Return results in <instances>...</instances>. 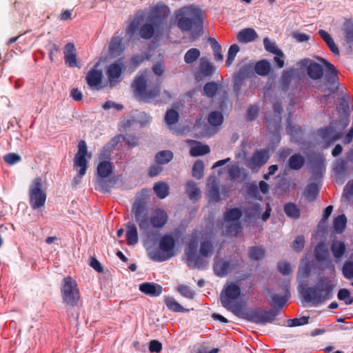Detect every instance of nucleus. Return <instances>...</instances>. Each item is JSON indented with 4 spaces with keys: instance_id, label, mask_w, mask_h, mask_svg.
Returning <instances> with one entry per match:
<instances>
[{
    "instance_id": "f257e3e1",
    "label": "nucleus",
    "mask_w": 353,
    "mask_h": 353,
    "mask_svg": "<svg viewBox=\"0 0 353 353\" xmlns=\"http://www.w3.org/2000/svg\"><path fill=\"white\" fill-rule=\"evenodd\" d=\"M133 219L138 224L139 229L148 233L151 228H161L168 221V214L163 210H154L148 219L146 205L141 200L136 201L132 208Z\"/></svg>"
},
{
    "instance_id": "473e14b6",
    "label": "nucleus",
    "mask_w": 353,
    "mask_h": 353,
    "mask_svg": "<svg viewBox=\"0 0 353 353\" xmlns=\"http://www.w3.org/2000/svg\"><path fill=\"white\" fill-rule=\"evenodd\" d=\"M331 250L335 258L339 259L343 256L345 252L346 248L343 242L336 241L332 243L331 245Z\"/></svg>"
},
{
    "instance_id": "0e129e2a",
    "label": "nucleus",
    "mask_w": 353,
    "mask_h": 353,
    "mask_svg": "<svg viewBox=\"0 0 353 353\" xmlns=\"http://www.w3.org/2000/svg\"><path fill=\"white\" fill-rule=\"evenodd\" d=\"M162 350V344L157 340H152L149 343V350L151 352L159 353Z\"/></svg>"
},
{
    "instance_id": "f8f14e48",
    "label": "nucleus",
    "mask_w": 353,
    "mask_h": 353,
    "mask_svg": "<svg viewBox=\"0 0 353 353\" xmlns=\"http://www.w3.org/2000/svg\"><path fill=\"white\" fill-rule=\"evenodd\" d=\"M241 215L242 212L238 208L230 209L225 213L222 225L226 229L228 234L236 236L239 232L241 226L238 221Z\"/></svg>"
},
{
    "instance_id": "4468645a",
    "label": "nucleus",
    "mask_w": 353,
    "mask_h": 353,
    "mask_svg": "<svg viewBox=\"0 0 353 353\" xmlns=\"http://www.w3.org/2000/svg\"><path fill=\"white\" fill-rule=\"evenodd\" d=\"M335 284L326 278L319 280L314 299L318 302H323L332 298Z\"/></svg>"
},
{
    "instance_id": "dca6fc26",
    "label": "nucleus",
    "mask_w": 353,
    "mask_h": 353,
    "mask_svg": "<svg viewBox=\"0 0 353 353\" xmlns=\"http://www.w3.org/2000/svg\"><path fill=\"white\" fill-rule=\"evenodd\" d=\"M103 79V72L98 69V64L95 65L88 73L86 76V82L88 85L94 90H100L103 88L101 85Z\"/></svg>"
},
{
    "instance_id": "f704fd0d",
    "label": "nucleus",
    "mask_w": 353,
    "mask_h": 353,
    "mask_svg": "<svg viewBox=\"0 0 353 353\" xmlns=\"http://www.w3.org/2000/svg\"><path fill=\"white\" fill-rule=\"evenodd\" d=\"M271 69L270 63L266 60H262L255 65V71L259 75H267Z\"/></svg>"
},
{
    "instance_id": "4c0bfd02",
    "label": "nucleus",
    "mask_w": 353,
    "mask_h": 353,
    "mask_svg": "<svg viewBox=\"0 0 353 353\" xmlns=\"http://www.w3.org/2000/svg\"><path fill=\"white\" fill-rule=\"evenodd\" d=\"M311 272V267L310 262L307 259H303L301 262L299 269V277L306 278L308 277Z\"/></svg>"
},
{
    "instance_id": "774afa93",
    "label": "nucleus",
    "mask_w": 353,
    "mask_h": 353,
    "mask_svg": "<svg viewBox=\"0 0 353 353\" xmlns=\"http://www.w3.org/2000/svg\"><path fill=\"white\" fill-rule=\"evenodd\" d=\"M346 34V41L348 43H353V23L348 25Z\"/></svg>"
},
{
    "instance_id": "f03ea898",
    "label": "nucleus",
    "mask_w": 353,
    "mask_h": 353,
    "mask_svg": "<svg viewBox=\"0 0 353 353\" xmlns=\"http://www.w3.org/2000/svg\"><path fill=\"white\" fill-rule=\"evenodd\" d=\"M212 252V243L200 232H194L185 250V261L191 268L199 267V254L204 257L210 256Z\"/></svg>"
},
{
    "instance_id": "b1692460",
    "label": "nucleus",
    "mask_w": 353,
    "mask_h": 353,
    "mask_svg": "<svg viewBox=\"0 0 353 353\" xmlns=\"http://www.w3.org/2000/svg\"><path fill=\"white\" fill-rule=\"evenodd\" d=\"M187 142L192 145L190 154L192 157H198L210 152V148L207 145H203L193 140H188Z\"/></svg>"
},
{
    "instance_id": "79ce46f5",
    "label": "nucleus",
    "mask_w": 353,
    "mask_h": 353,
    "mask_svg": "<svg viewBox=\"0 0 353 353\" xmlns=\"http://www.w3.org/2000/svg\"><path fill=\"white\" fill-rule=\"evenodd\" d=\"M337 298L340 301H343L346 305H351L353 303V298L351 296L350 291L345 288L339 290Z\"/></svg>"
},
{
    "instance_id": "bb28decb",
    "label": "nucleus",
    "mask_w": 353,
    "mask_h": 353,
    "mask_svg": "<svg viewBox=\"0 0 353 353\" xmlns=\"http://www.w3.org/2000/svg\"><path fill=\"white\" fill-rule=\"evenodd\" d=\"M126 239L129 245H135L138 243L139 236L135 224L128 223L126 228Z\"/></svg>"
},
{
    "instance_id": "ea45409f",
    "label": "nucleus",
    "mask_w": 353,
    "mask_h": 353,
    "mask_svg": "<svg viewBox=\"0 0 353 353\" xmlns=\"http://www.w3.org/2000/svg\"><path fill=\"white\" fill-rule=\"evenodd\" d=\"M304 163V159L302 156L295 154L289 159V165L292 169L298 170L302 167Z\"/></svg>"
},
{
    "instance_id": "8fccbe9b",
    "label": "nucleus",
    "mask_w": 353,
    "mask_h": 353,
    "mask_svg": "<svg viewBox=\"0 0 353 353\" xmlns=\"http://www.w3.org/2000/svg\"><path fill=\"white\" fill-rule=\"evenodd\" d=\"M179 114L173 110H168L165 117V121L168 125H172L177 122Z\"/></svg>"
},
{
    "instance_id": "a878e982",
    "label": "nucleus",
    "mask_w": 353,
    "mask_h": 353,
    "mask_svg": "<svg viewBox=\"0 0 353 353\" xmlns=\"http://www.w3.org/2000/svg\"><path fill=\"white\" fill-rule=\"evenodd\" d=\"M230 265L228 261L216 259L214 265V270L216 275L223 276L230 271Z\"/></svg>"
},
{
    "instance_id": "e433bc0d",
    "label": "nucleus",
    "mask_w": 353,
    "mask_h": 353,
    "mask_svg": "<svg viewBox=\"0 0 353 353\" xmlns=\"http://www.w3.org/2000/svg\"><path fill=\"white\" fill-rule=\"evenodd\" d=\"M201 55L199 50L197 48H191L188 50L184 55V61L190 64L196 61Z\"/></svg>"
},
{
    "instance_id": "3c124183",
    "label": "nucleus",
    "mask_w": 353,
    "mask_h": 353,
    "mask_svg": "<svg viewBox=\"0 0 353 353\" xmlns=\"http://www.w3.org/2000/svg\"><path fill=\"white\" fill-rule=\"evenodd\" d=\"M264 254L265 252L262 248L253 247L250 249V256L254 260L261 259Z\"/></svg>"
},
{
    "instance_id": "c03bdc74",
    "label": "nucleus",
    "mask_w": 353,
    "mask_h": 353,
    "mask_svg": "<svg viewBox=\"0 0 353 353\" xmlns=\"http://www.w3.org/2000/svg\"><path fill=\"white\" fill-rule=\"evenodd\" d=\"M269 297L272 303L275 306L283 307L287 301V298L285 296H281L276 293H270Z\"/></svg>"
},
{
    "instance_id": "cd10ccee",
    "label": "nucleus",
    "mask_w": 353,
    "mask_h": 353,
    "mask_svg": "<svg viewBox=\"0 0 353 353\" xmlns=\"http://www.w3.org/2000/svg\"><path fill=\"white\" fill-rule=\"evenodd\" d=\"M213 70L214 68L208 59L201 58L199 66V75L202 77H209L212 74Z\"/></svg>"
},
{
    "instance_id": "0eeeda50",
    "label": "nucleus",
    "mask_w": 353,
    "mask_h": 353,
    "mask_svg": "<svg viewBox=\"0 0 353 353\" xmlns=\"http://www.w3.org/2000/svg\"><path fill=\"white\" fill-rule=\"evenodd\" d=\"M61 295L63 302L70 306H75L81 296L76 281L70 276L65 277L62 282Z\"/></svg>"
},
{
    "instance_id": "aec40b11",
    "label": "nucleus",
    "mask_w": 353,
    "mask_h": 353,
    "mask_svg": "<svg viewBox=\"0 0 353 353\" xmlns=\"http://www.w3.org/2000/svg\"><path fill=\"white\" fill-rule=\"evenodd\" d=\"M346 124L345 123L341 128L339 127L338 129L340 130V132H336L333 126H329L322 130L321 136L328 144H331L341 138L343 136V130Z\"/></svg>"
},
{
    "instance_id": "423d86ee",
    "label": "nucleus",
    "mask_w": 353,
    "mask_h": 353,
    "mask_svg": "<svg viewBox=\"0 0 353 353\" xmlns=\"http://www.w3.org/2000/svg\"><path fill=\"white\" fill-rule=\"evenodd\" d=\"M148 254L154 261H163L169 259L175 254L174 239L169 235L163 236L159 242V250H150Z\"/></svg>"
},
{
    "instance_id": "37998d69",
    "label": "nucleus",
    "mask_w": 353,
    "mask_h": 353,
    "mask_svg": "<svg viewBox=\"0 0 353 353\" xmlns=\"http://www.w3.org/2000/svg\"><path fill=\"white\" fill-rule=\"evenodd\" d=\"M208 122L211 125H220L223 122V115L219 112H212L208 117Z\"/></svg>"
},
{
    "instance_id": "69168bd1",
    "label": "nucleus",
    "mask_w": 353,
    "mask_h": 353,
    "mask_svg": "<svg viewBox=\"0 0 353 353\" xmlns=\"http://www.w3.org/2000/svg\"><path fill=\"white\" fill-rule=\"evenodd\" d=\"M241 170L238 165H232L229 169V174L232 179L234 180L239 177Z\"/></svg>"
},
{
    "instance_id": "72a5a7b5",
    "label": "nucleus",
    "mask_w": 353,
    "mask_h": 353,
    "mask_svg": "<svg viewBox=\"0 0 353 353\" xmlns=\"http://www.w3.org/2000/svg\"><path fill=\"white\" fill-rule=\"evenodd\" d=\"M165 303L168 308L175 312H188L189 310L183 308L172 297H166Z\"/></svg>"
},
{
    "instance_id": "c9c22d12",
    "label": "nucleus",
    "mask_w": 353,
    "mask_h": 353,
    "mask_svg": "<svg viewBox=\"0 0 353 353\" xmlns=\"http://www.w3.org/2000/svg\"><path fill=\"white\" fill-rule=\"evenodd\" d=\"M208 41L214 52L215 59L218 61H222L223 59V56L221 54V47L220 44L214 38L210 37Z\"/></svg>"
},
{
    "instance_id": "09e8293b",
    "label": "nucleus",
    "mask_w": 353,
    "mask_h": 353,
    "mask_svg": "<svg viewBox=\"0 0 353 353\" xmlns=\"http://www.w3.org/2000/svg\"><path fill=\"white\" fill-rule=\"evenodd\" d=\"M284 211L288 216L292 218H298L299 216V209L292 203L286 204L284 208Z\"/></svg>"
},
{
    "instance_id": "5701e85b",
    "label": "nucleus",
    "mask_w": 353,
    "mask_h": 353,
    "mask_svg": "<svg viewBox=\"0 0 353 353\" xmlns=\"http://www.w3.org/2000/svg\"><path fill=\"white\" fill-rule=\"evenodd\" d=\"M139 290L146 295L157 296L162 292V287L154 283H143L139 285Z\"/></svg>"
},
{
    "instance_id": "5fc2aeb1",
    "label": "nucleus",
    "mask_w": 353,
    "mask_h": 353,
    "mask_svg": "<svg viewBox=\"0 0 353 353\" xmlns=\"http://www.w3.org/2000/svg\"><path fill=\"white\" fill-rule=\"evenodd\" d=\"M4 161L10 165H14L21 160L20 155L15 153H9L4 156Z\"/></svg>"
},
{
    "instance_id": "bf43d9fd",
    "label": "nucleus",
    "mask_w": 353,
    "mask_h": 353,
    "mask_svg": "<svg viewBox=\"0 0 353 353\" xmlns=\"http://www.w3.org/2000/svg\"><path fill=\"white\" fill-rule=\"evenodd\" d=\"M319 189L316 185L312 183L307 186L306 190V196L308 199L312 200L317 195Z\"/></svg>"
},
{
    "instance_id": "a18cd8bd",
    "label": "nucleus",
    "mask_w": 353,
    "mask_h": 353,
    "mask_svg": "<svg viewBox=\"0 0 353 353\" xmlns=\"http://www.w3.org/2000/svg\"><path fill=\"white\" fill-rule=\"evenodd\" d=\"M239 50V47L236 44L232 45L228 52V58L225 62L226 67H229L233 62L237 52Z\"/></svg>"
},
{
    "instance_id": "412c9836",
    "label": "nucleus",
    "mask_w": 353,
    "mask_h": 353,
    "mask_svg": "<svg viewBox=\"0 0 353 353\" xmlns=\"http://www.w3.org/2000/svg\"><path fill=\"white\" fill-rule=\"evenodd\" d=\"M65 63L70 68H80L78 65L74 45L72 43H67L63 50Z\"/></svg>"
},
{
    "instance_id": "9b49d317",
    "label": "nucleus",
    "mask_w": 353,
    "mask_h": 353,
    "mask_svg": "<svg viewBox=\"0 0 353 353\" xmlns=\"http://www.w3.org/2000/svg\"><path fill=\"white\" fill-rule=\"evenodd\" d=\"M276 313L274 311H256L245 308L239 318L259 324H265L274 321Z\"/></svg>"
},
{
    "instance_id": "603ef678",
    "label": "nucleus",
    "mask_w": 353,
    "mask_h": 353,
    "mask_svg": "<svg viewBox=\"0 0 353 353\" xmlns=\"http://www.w3.org/2000/svg\"><path fill=\"white\" fill-rule=\"evenodd\" d=\"M309 322V316H302L301 318H295L288 321V326L296 327L307 324Z\"/></svg>"
},
{
    "instance_id": "de8ad7c7",
    "label": "nucleus",
    "mask_w": 353,
    "mask_h": 353,
    "mask_svg": "<svg viewBox=\"0 0 353 353\" xmlns=\"http://www.w3.org/2000/svg\"><path fill=\"white\" fill-rule=\"evenodd\" d=\"M218 90V85L214 82L206 83L203 88L204 94L208 97H212Z\"/></svg>"
},
{
    "instance_id": "393cba45",
    "label": "nucleus",
    "mask_w": 353,
    "mask_h": 353,
    "mask_svg": "<svg viewBox=\"0 0 353 353\" xmlns=\"http://www.w3.org/2000/svg\"><path fill=\"white\" fill-rule=\"evenodd\" d=\"M258 37L256 32L252 28H245L237 34V39L241 43H249Z\"/></svg>"
},
{
    "instance_id": "58836bf2",
    "label": "nucleus",
    "mask_w": 353,
    "mask_h": 353,
    "mask_svg": "<svg viewBox=\"0 0 353 353\" xmlns=\"http://www.w3.org/2000/svg\"><path fill=\"white\" fill-rule=\"evenodd\" d=\"M173 158V154L169 150L159 152L156 155V160L160 164H165L170 161Z\"/></svg>"
},
{
    "instance_id": "2eb2a0df",
    "label": "nucleus",
    "mask_w": 353,
    "mask_h": 353,
    "mask_svg": "<svg viewBox=\"0 0 353 353\" xmlns=\"http://www.w3.org/2000/svg\"><path fill=\"white\" fill-rule=\"evenodd\" d=\"M170 14V10L167 6L162 3H158L150 7L148 18L157 22H161L162 24L167 26L165 19Z\"/></svg>"
},
{
    "instance_id": "20e7f679",
    "label": "nucleus",
    "mask_w": 353,
    "mask_h": 353,
    "mask_svg": "<svg viewBox=\"0 0 353 353\" xmlns=\"http://www.w3.org/2000/svg\"><path fill=\"white\" fill-rule=\"evenodd\" d=\"M177 26L183 32L190 31L194 26L200 27L203 23V14L199 9L187 6L175 12Z\"/></svg>"
},
{
    "instance_id": "a19ab883",
    "label": "nucleus",
    "mask_w": 353,
    "mask_h": 353,
    "mask_svg": "<svg viewBox=\"0 0 353 353\" xmlns=\"http://www.w3.org/2000/svg\"><path fill=\"white\" fill-rule=\"evenodd\" d=\"M343 276L347 279H353V261H345L342 267Z\"/></svg>"
},
{
    "instance_id": "052dcab7",
    "label": "nucleus",
    "mask_w": 353,
    "mask_h": 353,
    "mask_svg": "<svg viewBox=\"0 0 353 353\" xmlns=\"http://www.w3.org/2000/svg\"><path fill=\"white\" fill-rule=\"evenodd\" d=\"M305 245V239L303 236H298L293 241L292 247L296 252L301 251Z\"/></svg>"
},
{
    "instance_id": "6ab92c4d",
    "label": "nucleus",
    "mask_w": 353,
    "mask_h": 353,
    "mask_svg": "<svg viewBox=\"0 0 353 353\" xmlns=\"http://www.w3.org/2000/svg\"><path fill=\"white\" fill-rule=\"evenodd\" d=\"M112 172V166L110 161H103L97 166V183L104 191H108L104 186L103 179L108 177Z\"/></svg>"
},
{
    "instance_id": "c85d7f7f",
    "label": "nucleus",
    "mask_w": 353,
    "mask_h": 353,
    "mask_svg": "<svg viewBox=\"0 0 353 353\" xmlns=\"http://www.w3.org/2000/svg\"><path fill=\"white\" fill-rule=\"evenodd\" d=\"M319 34L323 38V39L325 41L330 50L335 54L339 55V50L338 49L337 46L334 43L330 34L323 30H320L319 31Z\"/></svg>"
},
{
    "instance_id": "680f3d73",
    "label": "nucleus",
    "mask_w": 353,
    "mask_h": 353,
    "mask_svg": "<svg viewBox=\"0 0 353 353\" xmlns=\"http://www.w3.org/2000/svg\"><path fill=\"white\" fill-rule=\"evenodd\" d=\"M279 271L283 275H288L292 273V269L290 265L285 262H281L278 265Z\"/></svg>"
},
{
    "instance_id": "13d9d810",
    "label": "nucleus",
    "mask_w": 353,
    "mask_h": 353,
    "mask_svg": "<svg viewBox=\"0 0 353 353\" xmlns=\"http://www.w3.org/2000/svg\"><path fill=\"white\" fill-rule=\"evenodd\" d=\"M334 170L336 174H343L346 170V161L343 159L337 160L334 163Z\"/></svg>"
},
{
    "instance_id": "2f4dec72",
    "label": "nucleus",
    "mask_w": 353,
    "mask_h": 353,
    "mask_svg": "<svg viewBox=\"0 0 353 353\" xmlns=\"http://www.w3.org/2000/svg\"><path fill=\"white\" fill-rule=\"evenodd\" d=\"M347 219L344 214L336 216L333 221V228L335 232L342 233L346 228Z\"/></svg>"
},
{
    "instance_id": "7ed1b4c3",
    "label": "nucleus",
    "mask_w": 353,
    "mask_h": 353,
    "mask_svg": "<svg viewBox=\"0 0 353 353\" xmlns=\"http://www.w3.org/2000/svg\"><path fill=\"white\" fill-rule=\"evenodd\" d=\"M241 294L240 287L234 283H227L220 294L221 305L237 317L246 307L244 303L237 301Z\"/></svg>"
},
{
    "instance_id": "f3484780",
    "label": "nucleus",
    "mask_w": 353,
    "mask_h": 353,
    "mask_svg": "<svg viewBox=\"0 0 353 353\" xmlns=\"http://www.w3.org/2000/svg\"><path fill=\"white\" fill-rule=\"evenodd\" d=\"M124 65L119 63H114L108 65L106 74L111 87L114 86L121 80V74Z\"/></svg>"
},
{
    "instance_id": "ddd939ff",
    "label": "nucleus",
    "mask_w": 353,
    "mask_h": 353,
    "mask_svg": "<svg viewBox=\"0 0 353 353\" xmlns=\"http://www.w3.org/2000/svg\"><path fill=\"white\" fill-rule=\"evenodd\" d=\"M170 28V26H165L161 22H157L148 17L147 21L139 30V34L143 39H149L154 34L157 37L161 35L164 31Z\"/></svg>"
},
{
    "instance_id": "49530a36",
    "label": "nucleus",
    "mask_w": 353,
    "mask_h": 353,
    "mask_svg": "<svg viewBox=\"0 0 353 353\" xmlns=\"http://www.w3.org/2000/svg\"><path fill=\"white\" fill-rule=\"evenodd\" d=\"M204 165L202 161H196L192 168V175L199 179L203 176Z\"/></svg>"
},
{
    "instance_id": "6e6552de",
    "label": "nucleus",
    "mask_w": 353,
    "mask_h": 353,
    "mask_svg": "<svg viewBox=\"0 0 353 353\" xmlns=\"http://www.w3.org/2000/svg\"><path fill=\"white\" fill-rule=\"evenodd\" d=\"M317 59L324 64L327 72L330 74L325 84L323 86H320L323 93L322 97L326 100L330 95L335 93L338 90L337 71L335 67L325 59L319 57Z\"/></svg>"
},
{
    "instance_id": "6e6d98bb",
    "label": "nucleus",
    "mask_w": 353,
    "mask_h": 353,
    "mask_svg": "<svg viewBox=\"0 0 353 353\" xmlns=\"http://www.w3.org/2000/svg\"><path fill=\"white\" fill-rule=\"evenodd\" d=\"M263 44L265 49L272 54H276L280 50L276 47L275 43L272 42L268 38L263 39Z\"/></svg>"
},
{
    "instance_id": "7c9ffc66",
    "label": "nucleus",
    "mask_w": 353,
    "mask_h": 353,
    "mask_svg": "<svg viewBox=\"0 0 353 353\" xmlns=\"http://www.w3.org/2000/svg\"><path fill=\"white\" fill-rule=\"evenodd\" d=\"M154 191L159 199L165 198L169 194V186L163 182H159L154 184Z\"/></svg>"
},
{
    "instance_id": "a211bd4d",
    "label": "nucleus",
    "mask_w": 353,
    "mask_h": 353,
    "mask_svg": "<svg viewBox=\"0 0 353 353\" xmlns=\"http://www.w3.org/2000/svg\"><path fill=\"white\" fill-rule=\"evenodd\" d=\"M300 65L301 67L307 68L308 76L312 79H319L323 74L321 65L309 59L301 60L300 61Z\"/></svg>"
},
{
    "instance_id": "4d7b16f0",
    "label": "nucleus",
    "mask_w": 353,
    "mask_h": 353,
    "mask_svg": "<svg viewBox=\"0 0 353 353\" xmlns=\"http://www.w3.org/2000/svg\"><path fill=\"white\" fill-rule=\"evenodd\" d=\"M177 291L182 296L188 299H192L194 294V292L190 289V288L187 285H181L178 286Z\"/></svg>"
},
{
    "instance_id": "e2e57ef3",
    "label": "nucleus",
    "mask_w": 353,
    "mask_h": 353,
    "mask_svg": "<svg viewBox=\"0 0 353 353\" xmlns=\"http://www.w3.org/2000/svg\"><path fill=\"white\" fill-rule=\"evenodd\" d=\"M316 255L319 261H323L327 257L328 252L324 250L323 245H319L316 248Z\"/></svg>"
},
{
    "instance_id": "4be33fe9",
    "label": "nucleus",
    "mask_w": 353,
    "mask_h": 353,
    "mask_svg": "<svg viewBox=\"0 0 353 353\" xmlns=\"http://www.w3.org/2000/svg\"><path fill=\"white\" fill-rule=\"evenodd\" d=\"M269 159L267 150L255 152L248 163V167L252 170H256L266 163Z\"/></svg>"
},
{
    "instance_id": "9d476101",
    "label": "nucleus",
    "mask_w": 353,
    "mask_h": 353,
    "mask_svg": "<svg viewBox=\"0 0 353 353\" xmlns=\"http://www.w3.org/2000/svg\"><path fill=\"white\" fill-rule=\"evenodd\" d=\"M46 194L43 190L42 180L37 177L34 179L30 188V203L32 209L37 210L45 205Z\"/></svg>"
},
{
    "instance_id": "1a4fd4ad",
    "label": "nucleus",
    "mask_w": 353,
    "mask_h": 353,
    "mask_svg": "<svg viewBox=\"0 0 353 353\" xmlns=\"http://www.w3.org/2000/svg\"><path fill=\"white\" fill-rule=\"evenodd\" d=\"M88 155L87 145L84 141H81L78 145V151L75 154L74 159V167L78 172V176L74 179V185H78L81 179L85 174L87 170L88 161L86 156Z\"/></svg>"
},
{
    "instance_id": "864d4df0",
    "label": "nucleus",
    "mask_w": 353,
    "mask_h": 353,
    "mask_svg": "<svg viewBox=\"0 0 353 353\" xmlns=\"http://www.w3.org/2000/svg\"><path fill=\"white\" fill-rule=\"evenodd\" d=\"M292 37L294 39H295L299 43L307 42L310 39V35L301 32L299 31H295L292 33Z\"/></svg>"
},
{
    "instance_id": "39448f33",
    "label": "nucleus",
    "mask_w": 353,
    "mask_h": 353,
    "mask_svg": "<svg viewBox=\"0 0 353 353\" xmlns=\"http://www.w3.org/2000/svg\"><path fill=\"white\" fill-rule=\"evenodd\" d=\"M148 73L144 72L137 77L132 83V87L136 97L145 102H148L155 98L160 92L159 85L152 89H146Z\"/></svg>"
},
{
    "instance_id": "c756f323",
    "label": "nucleus",
    "mask_w": 353,
    "mask_h": 353,
    "mask_svg": "<svg viewBox=\"0 0 353 353\" xmlns=\"http://www.w3.org/2000/svg\"><path fill=\"white\" fill-rule=\"evenodd\" d=\"M186 192L188 193L190 199L193 201L198 200L201 196L200 189L192 181H190L187 183Z\"/></svg>"
},
{
    "instance_id": "338daca9",
    "label": "nucleus",
    "mask_w": 353,
    "mask_h": 353,
    "mask_svg": "<svg viewBox=\"0 0 353 353\" xmlns=\"http://www.w3.org/2000/svg\"><path fill=\"white\" fill-rule=\"evenodd\" d=\"M275 57L274 58V61L276 62L277 66L279 68H281L284 66V54L281 50H279L276 52Z\"/></svg>"
}]
</instances>
